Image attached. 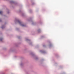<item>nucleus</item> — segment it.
Returning a JSON list of instances; mask_svg holds the SVG:
<instances>
[{
    "label": "nucleus",
    "instance_id": "obj_1",
    "mask_svg": "<svg viewBox=\"0 0 74 74\" xmlns=\"http://www.w3.org/2000/svg\"><path fill=\"white\" fill-rule=\"evenodd\" d=\"M18 23H19V24H21V22H20V21H18Z\"/></svg>",
    "mask_w": 74,
    "mask_h": 74
},
{
    "label": "nucleus",
    "instance_id": "obj_2",
    "mask_svg": "<svg viewBox=\"0 0 74 74\" xmlns=\"http://www.w3.org/2000/svg\"><path fill=\"white\" fill-rule=\"evenodd\" d=\"M3 14V12L0 11V14Z\"/></svg>",
    "mask_w": 74,
    "mask_h": 74
},
{
    "label": "nucleus",
    "instance_id": "obj_3",
    "mask_svg": "<svg viewBox=\"0 0 74 74\" xmlns=\"http://www.w3.org/2000/svg\"><path fill=\"white\" fill-rule=\"evenodd\" d=\"M22 26H25V25H22Z\"/></svg>",
    "mask_w": 74,
    "mask_h": 74
},
{
    "label": "nucleus",
    "instance_id": "obj_4",
    "mask_svg": "<svg viewBox=\"0 0 74 74\" xmlns=\"http://www.w3.org/2000/svg\"><path fill=\"white\" fill-rule=\"evenodd\" d=\"M0 40H1H1H1V39Z\"/></svg>",
    "mask_w": 74,
    "mask_h": 74
},
{
    "label": "nucleus",
    "instance_id": "obj_5",
    "mask_svg": "<svg viewBox=\"0 0 74 74\" xmlns=\"http://www.w3.org/2000/svg\"><path fill=\"white\" fill-rule=\"evenodd\" d=\"M2 29H3V27H2Z\"/></svg>",
    "mask_w": 74,
    "mask_h": 74
}]
</instances>
